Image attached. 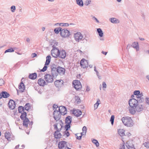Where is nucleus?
<instances>
[{
	"mask_svg": "<svg viewBox=\"0 0 149 149\" xmlns=\"http://www.w3.org/2000/svg\"><path fill=\"white\" fill-rule=\"evenodd\" d=\"M30 107V104L29 103H26L24 106L25 110L28 111Z\"/></svg>",
	"mask_w": 149,
	"mask_h": 149,
	"instance_id": "obj_36",
	"label": "nucleus"
},
{
	"mask_svg": "<svg viewBox=\"0 0 149 149\" xmlns=\"http://www.w3.org/2000/svg\"><path fill=\"white\" fill-rule=\"evenodd\" d=\"M51 56L50 55L47 56L46 58V61L43 68L41 69L40 71L44 72L46 71L47 68V65H48L50 62L51 60Z\"/></svg>",
	"mask_w": 149,
	"mask_h": 149,
	"instance_id": "obj_7",
	"label": "nucleus"
},
{
	"mask_svg": "<svg viewBox=\"0 0 149 149\" xmlns=\"http://www.w3.org/2000/svg\"><path fill=\"white\" fill-rule=\"evenodd\" d=\"M77 3L80 7L84 6L83 2L82 0H76Z\"/></svg>",
	"mask_w": 149,
	"mask_h": 149,
	"instance_id": "obj_31",
	"label": "nucleus"
},
{
	"mask_svg": "<svg viewBox=\"0 0 149 149\" xmlns=\"http://www.w3.org/2000/svg\"><path fill=\"white\" fill-rule=\"evenodd\" d=\"M70 127V124H66V125L65 126V130H68Z\"/></svg>",
	"mask_w": 149,
	"mask_h": 149,
	"instance_id": "obj_43",
	"label": "nucleus"
},
{
	"mask_svg": "<svg viewBox=\"0 0 149 149\" xmlns=\"http://www.w3.org/2000/svg\"><path fill=\"white\" fill-rule=\"evenodd\" d=\"M59 25L61 26H69V24L68 23H60Z\"/></svg>",
	"mask_w": 149,
	"mask_h": 149,
	"instance_id": "obj_44",
	"label": "nucleus"
},
{
	"mask_svg": "<svg viewBox=\"0 0 149 149\" xmlns=\"http://www.w3.org/2000/svg\"><path fill=\"white\" fill-rule=\"evenodd\" d=\"M26 41L27 42L30 43V39L29 38H27L26 39Z\"/></svg>",
	"mask_w": 149,
	"mask_h": 149,
	"instance_id": "obj_59",
	"label": "nucleus"
},
{
	"mask_svg": "<svg viewBox=\"0 0 149 149\" xmlns=\"http://www.w3.org/2000/svg\"><path fill=\"white\" fill-rule=\"evenodd\" d=\"M67 142L65 141H61L59 142L58 144V148L60 149H63L64 147L65 148L68 147Z\"/></svg>",
	"mask_w": 149,
	"mask_h": 149,
	"instance_id": "obj_16",
	"label": "nucleus"
},
{
	"mask_svg": "<svg viewBox=\"0 0 149 149\" xmlns=\"http://www.w3.org/2000/svg\"><path fill=\"white\" fill-rule=\"evenodd\" d=\"M144 144L145 145L144 146L147 148H149V143L148 142H145V143H144Z\"/></svg>",
	"mask_w": 149,
	"mask_h": 149,
	"instance_id": "obj_51",
	"label": "nucleus"
},
{
	"mask_svg": "<svg viewBox=\"0 0 149 149\" xmlns=\"http://www.w3.org/2000/svg\"><path fill=\"white\" fill-rule=\"evenodd\" d=\"M86 36L83 39L82 41H83V43H86L88 41V39H87Z\"/></svg>",
	"mask_w": 149,
	"mask_h": 149,
	"instance_id": "obj_52",
	"label": "nucleus"
},
{
	"mask_svg": "<svg viewBox=\"0 0 149 149\" xmlns=\"http://www.w3.org/2000/svg\"><path fill=\"white\" fill-rule=\"evenodd\" d=\"M128 146H129L128 149H135L133 145H132L131 146L128 145Z\"/></svg>",
	"mask_w": 149,
	"mask_h": 149,
	"instance_id": "obj_54",
	"label": "nucleus"
},
{
	"mask_svg": "<svg viewBox=\"0 0 149 149\" xmlns=\"http://www.w3.org/2000/svg\"><path fill=\"white\" fill-rule=\"evenodd\" d=\"M77 135H80L79 134H75L76 136L77 137V139L78 140H81V137L82 136V135H79V136H78Z\"/></svg>",
	"mask_w": 149,
	"mask_h": 149,
	"instance_id": "obj_45",
	"label": "nucleus"
},
{
	"mask_svg": "<svg viewBox=\"0 0 149 149\" xmlns=\"http://www.w3.org/2000/svg\"><path fill=\"white\" fill-rule=\"evenodd\" d=\"M14 50L13 48H10V49H7V50H6L5 51L4 53H6L7 52H14Z\"/></svg>",
	"mask_w": 149,
	"mask_h": 149,
	"instance_id": "obj_42",
	"label": "nucleus"
},
{
	"mask_svg": "<svg viewBox=\"0 0 149 149\" xmlns=\"http://www.w3.org/2000/svg\"><path fill=\"white\" fill-rule=\"evenodd\" d=\"M66 56V52L65 50H62L60 51V55L58 57L62 58H64Z\"/></svg>",
	"mask_w": 149,
	"mask_h": 149,
	"instance_id": "obj_23",
	"label": "nucleus"
},
{
	"mask_svg": "<svg viewBox=\"0 0 149 149\" xmlns=\"http://www.w3.org/2000/svg\"><path fill=\"white\" fill-rule=\"evenodd\" d=\"M55 65H53L51 66V68L52 69V74L54 78L56 77L58 75V68H56Z\"/></svg>",
	"mask_w": 149,
	"mask_h": 149,
	"instance_id": "obj_10",
	"label": "nucleus"
},
{
	"mask_svg": "<svg viewBox=\"0 0 149 149\" xmlns=\"http://www.w3.org/2000/svg\"><path fill=\"white\" fill-rule=\"evenodd\" d=\"M91 2V0H87L85 3L84 4L85 5L87 6Z\"/></svg>",
	"mask_w": 149,
	"mask_h": 149,
	"instance_id": "obj_46",
	"label": "nucleus"
},
{
	"mask_svg": "<svg viewBox=\"0 0 149 149\" xmlns=\"http://www.w3.org/2000/svg\"><path fill=\"white\" fill-rule=\"evenodd\" d=\"M86 87V91H89L90 90V88L88 86H87Z\"/></svg>",
	"mask_w": 149,
	"mask_h": 149,
	"instance_id": "obj_61",
	"label": "nucleus"
},
{
	"mask_svg": "<svg viewBox=\"0 0 149 149\" xmlns=\"http://www.w3.org/2000/svg\"><path fill=\"white\" fill-rule=\"evenodd\" d=\"M122 120L124 125L127 126L131 127L133 125L132 120L130 117H123L122 118Z\"/></svg>",
	"mask_w": 149,
	"mask_h": 149,
	"instance_id": "obj_1",
	"label": "nucleus"
},
{
	"mask_svg": "<svg viewBox=\"0 0 149 149\" xmlns=\"http://www.w3.org/2000/svg\"><path fill=\"white\" fill-rule=\"evenodd\" d=\"M136 109L135 108H130L129 109L130 112L131 113L134 114L136 112Z\"/></svg>",
	"mask_w": 149,
	"mask_h": 149,
	"instance_id": "obj_38",
	"label": "nucleus"
},
{
	"mask_svg": "<svg viewBox=\"0 0 149 149\" xmlns=\"http://www.w3.org/2000/svg\"><path fill=\"white\" fill-rule=\"evenodd\" d=\"M100 102V99L99 98L97 99L96 102L94 104V108L95 110L97 108L99 105L100 104L99 103Z\"/></svg>",
	"mask_w": 149,
	"mask_h": 149,
	"instance_id": "obj_35",
	"label": "nucleus"
},
{
	"mask_svg": "<svg viewBox=\"0 0 149 149\" xmlns=\"http://www.w3.org/2000/svg\"><path fill=\"white\" fill-rule=\"evenodd\" d=\"M74 37L76 41L78 42L82 39L83 36L81 33L78 32L74 34Z\"/></svg>",
	"mask_w": 149,
	"mask_h": 149,
	"instance_id": "obj_11",
	"label": "nucleus"
},
{
	"mask_svg": "<svg viewBox=\"0 0 149 149\" xmlns=\"http://www.w3.org/2000/svg\"><path fill=\"white\" fill-rule=\"evenodd\" d=\"M58 107L57 105L54 104L53 106V110L56 109Z\"/></svg>",
	"mask_w": 149,
	"mask_h": 149,
	"instance_id": "obj_56",
	"label": "nucleus"
},
{
	"mask_svg": "<svg viewBox=\"0 0 149 149\" xmlns=\"http://www.w3.org/2000/svg\"><path fill=\"white\" fill-rule=\"evenodd\" d=\"M118 132L120 135L123 136L125 134L124 130H123L119 129L118 130Z\"/></svg>",
	"mask_w": 149,
	"mask_h": 149,
	"instance_id": "obj_37",
	"label": "nucleus"
},
{
	"mask_svg": "<svg viewBox=\"0 0 149 149\" xmlns=\"http://www.w3.org/2000/svg\"><path fill=\"white\" fill-rule=\"evenodd\" d=\"M70 34L69 31L66 29H62L60 33L61 36L64 38L69 37Z\"/></svg>",
	"mask_w": 149,
	"mask_h": 149,
	"instance_id": "obj_9",
	"label": "nucleus"
},
{
	"mask_svg": "<svg viewBox=\"0 0 149 149\" xmlns=\"http://www.w3.org/2000/svg\"><path fill=\"white\" fill-rule=\"evenodd\" d=\"M115 118V116L114 115H112L111 116L110 119V121L111 122V123L112 125L113 124L114 120Z\"/></svg>",
	"mask_w": 149,
	"mask_h": 149,
	"instance_id": "obj_41",
	"label": "nucleus"
},
{
	"mask_svg": "<svg viewBox=\"0 0 149 149\" xmlns=\"http://www.w3.org/2000/svg\"><path fill=\"white\" fill-rule=\"evenodd\" d=\"M19 145H18L16 146L15 147V149H17L18 148H19Z\"/></svg>",
	"mask_w": 149,
	"mask_h": 149,
	"instance_id": "obj_63",
	"label": "nucleus"
},
{
	"mask_svg": "<svg viewBox=\"0 0 149 149\" xmlns=\"http://www.w3.org/2000/svg\"><path fill=\"white\" fill-rule=\"evenodd\" d=\"M92 141L93 143H94L97 147L99 146V144L97 141L95 139H93Z\"/></svg>",
	"mask_w": 149,
	"mask_h": 149,
	"instance_id": "obj_39",
	"label": "nucleus"
},
{
	"mask_svg": "<svg viewBox=\"0 0 149 149\" xmlns=\"http://www.w3.org/2000/svg\"><path fill=\"white\" fill-rule=\"evenodd\" d=\"M62 30V28L61 27H58L55 28L54 30V32L56 34H58L59 32H61V31Z\"/></svg>",
	"mask_w": 149,
	"mask_h": 149,
	"instance_id": "obj_34",
	"label": "nucleus"
},
{
	"mask_svg": "<svg viewBox=\"0 0 149 149\" xmlns=\"http://www.w3.org/2000/svg\"><path fill=\"white\" fill-rule=\"evenodd\" d=\"M141 16L144 19L145 18V15L143 13L142 14Z\"/></svg>",
	"mask_w": 149,
	"mask_h": 149,
	"instance_id": "obj_62",
	"label": "nucleus"
},
{
	"mask_svg": "<svg viewBox=\"0 0 149 149\" xmlns=\"http://www.w3.org/2000/svg\"><path fill=\"white\" fill-rule=\"evenodd\" d=\"M58 123L60 124V125L61 126V128L60 129H58V127H57L58 124V123H56L55 124H54V129L56 130V131H58V132H60L61 131V128L63 127V124H62L61 123Z\"/></svg>",
	"mask_w": 149,
	"mask_h": 149,
	"instance_id": "obj_26",
	"label": "nucleus"
},
{
	"mask_svg": "<svg viewBox=\"0 0 149 149\" xmlns=\"http://www.w3.org/2000/svg\"><path fill=\"white\" fill-rule=\"evenodd\" d=\"M38 83L39 85L41 86H43L44 85L47 84L44 79L42 78H40L38 80Z\"/></svg>",
	"mask_w": 149,
	"mask_h": 149,
	"instance_id": "obj_24",
	"label": "nucleus"
},
{
	"mask_svg": "<svg viewBox=\"0 0 149 149\" xmlns=\"http://www.w3.org/2000/svg\"><path fill=\"white\" fill-rule=\"evenodd\" d=\"M58 111L63 115H65L67 113V110L66 108L62 106H60L59 107Z\"/></svg>",
	"mask_w": 149,
	"mask_h": 149,
	"instance_id": "obj_13",
	"label": "nucleus"
},
{
	"mask_svg": "<svg viewBox=\"0 0 149 149\" xmlns=\"http://www.w3.org/2000/svg\"><path fill=\"white\" fill-rule=\"evenodd\" d=\"M82 131L84 133V135H85L86 132V126H84L82 128Z\"/></svg>",
	"mask_w": 149,
	"mask_h": 149,
	"instance_id": "obj_49",
	"label": "nucleus"
},
{
	"mask_svg": "<svg viewBox=\"0 0 149 149\" xmlns=\"http://www.w3.org/2000/svg\"><path fill=\"white\" fill-rule=\"evenodd\" d=\"M4 84V81L2 79H0V86H2Z\"/></svg>",
	"mask_w": 149,
	"mask_h": 149,
	"instance_id": "obj_50",
	"label": "nucleus"
},
{
	"mask_svg": "<svg viewBox=\"0 0 149 149\" xmlns=\"http://www.w3.org/2000/svg\"><path fill=\"white\" fill-rule=\"evenodd\" d=\"M81 111L79 109L73 110L72 114L77 117H79L81 114Z\"/></svg>",
	"mask_w": 149,
	"mask_h": 149,
	"instance_id": "obj_21",
	"label": "nucleus"
},
{
	"mask_svg": "<svg viewBox=\"0 0 149 149\" xmlns=\"http://www.w3.org/2000/svg\"><path fill=\"white\" fill-rule=\"evenodd\" d=\"M18 110L19 112V113H23L25 112L24 108L22 106H19L18 108Z\"/></svg>",
	"mask_w": 149,
	"mask_h": 149,
	"instance_id": "obj_33",
	"label": "nucleus"
},
{
	"mask_svg": "<svg viewBox=\"0 0 149 149\" xmlns=\"http://www.w3.org/2000/svg\"><path fill=\"white\" fill-rule=\"evenodd\" d=\"M37 77V74L36 73L30 74L29 75V79H35Z\"/></svg>",
	"mask_w": 149,
	"mask_h": 149,
	"instance_id": "obj_29",
	"label": "nucleus"
},
{
	"mask_svg": "<svg viewBox=\"0 0 149 149\" xmlns=\"http://www.w3.org/2000/svg\"><path fill=\"white\" fill-rule=\"evenodd\" d=\"M60 132H58V131H56L54 133V137L56 139H58L61 138L62 135Z\"/></svg>",
	"mask_w": 149,
	"mask_h": 149,
	"instance_id": "obj_25",
	"label": "nucleus"
},
{
	"mask_svg": "<svg viewBox=\"0 0 149 149\" xmlns=\"http://www.w3.org/2000/svg\"><path fill=\"white\" fill-rule=\"evenodd\" d=\"M140 103H139L135 107L136 110L138 112L142 111L143 109V106Z\"/></svg>",
	"mask_w": 149,
	"mask_h": 149,
	"instance_id": "obj_18",
	"label": "nucleus"
},
{
	"mask_svg": "<svg viewBox=\"0 0 149 149\" xmlns=\"http://www.w3.org/2000/svg\"><path fill=\"white\" fill-rule=\"evenodd\" d=\"M1 94H2V97L4 98H7L10 96V95L9 93L5 91H2Z\"/></svg>",
	"mask_w": 149,
	"mask_h": 149,
	"instance_id": "obj_28",
	"label": "nucleus"
},
{
	"mask_svg": "<svg viewBox=\"0 0 149 149\" xmlns=\"http://www.w3.org/2000/svg\"><path fill=\"white\" fill-rule=\"evenodd\" d=\"M53 77L52 75H51L50 74H46L44 78L46 81L48 83L52 82L53 81Z\"/></svg>",
	"mask_w": 149,
	"mask_h": 149,
	"instance_id": "obj_12",
	"label": "nucleus"
},
{
	"mask_svg": "<svg viewBox=\"0 0 149 149\" xmlns=\"http://www.w3.org/2000/svg\"><path fill=\"white\" fill-rule=\"evenodd\" d=\"M23 79V78H22L21 79V82L20 83V84L19 85V88L21 92H23L25 89L24 85L22 81V80Z\"/></svg>",
	"mask_w": 149,
	"mask_h": 149,
	"instance_id": "obj_19",
	"label": "nucleus"
},
{
	"mask_svg": "<svg viewBox=\"0 0 149 149\" xmlns=\"http://www.w3.org/2000/svg\"><path fill=\"white\" fill-rule=\"evenodd\" d=\"M56 86L58 88H60L63 86V81L62 80H56L54 82Z\"/></svg>",
	"mask_w": 149,
	"mask_h": 149,
	"instance_id": "obj_15",
	"label": "nucleus"
},
{
	"mask_svg": "<svg viewBox=\"0 0 149 149\" xmlns=\"http://www.w3.org/2000/svg\"><path fill=\"white\" fill-rule=\"evenodd\" d=\"M146 103L149 105V98H146Z\"/></svg>",
	"mask_w": 149,
	"mask_h": 149,
	"instance_id": "obj_57",
	"label": "nucleus"
},
{
	"mask_svg": "<svg viewBox=\"0 0 149 149\" xmlns=\"http://www.w3.org/2000/svg\"><path fill=\"white\" fill-rule=\"evenodd\" d=\"M61 114L59 113L56 110H55L53 112V117L55 120L56 121V122H58V123H61L63 124V123L61 120H60L61 117Z\"/></svg>",
	"mask_w": 149,
	"mask_h": 149,
	"instance_id": "obj_4",
	"label": "nucleus"
},
{
	"mask_svg": "<svg viewBox=\"0 0 149 149\" xmlns=\"http://www.w3.org/2000/svg\"><path fill=\"white\" fill-rule=\"evenodd\" d=\"M53 49L51 51V54L52 56L54 58H57L60 55V51L58 48L55 47L54 45Z\"/></svg>",
	"mask_w": 149,
	"mask_h": 149,
	"instance_id": "obj_5",
	"label": "nucleus"
},
{
	"mask_svg": "<svg viewBox=\"0 0 149 149\" xmlns=\"http://www.w3.org/2000/svg\"><path fill=\"white\" fill-rule=\"evenodd\" d=\"M131 46L134 48L137 49L139 48L138 43V42H134L132 43V44L131 45H130L129 44L127 45V49L128 48H129Z\"/></svg>",
	"mask_w": 149,
	"mask_h": 149,
	"instance_id": "obj_22",
	"label": "nucleus"
},
{
	"mask_svg": "<svg viewBox=\"0 0 149 149\" xmlns=\"http://www.w3.org/2000/svg\"><path fill=\"white\" fill-rule=\"evenodd\" d=\"M58 74H60V75H63L65 73V70L64 68H63L61 67L58 66L57 67Z\"/></svg>",
	"mask_w": 149,
	"mask_h": 149,
	"instance_id": "obj_20",
	"label": "nucleus"
},
{
	"mask_svg": "<svg viewBox=\"0 0 149 149\" xmlns=\"http://www.w3.org/2000/svg\"><path fill=\"white\" fill-rule=\"evenodd\" d=\"M10 134L9 132L6 133L5 134V137L6 138L8 139V140H9V139L10 138Z\"/></svg>",
	"mask_w": 149,
	"mask_h": 149,
	"instance_id": "obj_40",
	"label": "nucleus"
},
{
	"mask_svg": "<svg viewBox=\"0 0 149 149\" xmlns=\"http://www.w3.org/2000/svg\"><path fill=\"white\" fill-rule=\"evenodd\" d=\"M102 88H103V89L104 90V88H106V86H107L106 84L104 82H102Z\"/></svg>",
	"mask_w": 149,
	"mask_h": 149,
	"instance_id": "obj_53",
	"label": "nucleus"
},
{
	"mask_svg": "<svg viewBox=\"0 0 149 149\" xmlns=\"http://www.w3.org/2000/svg\"><path fill=\"white\" fill-rule=\"evenodd\" d=\"M72 121V117L68 116L66 117L65 120V123L66 124H70Z\"/></svg>",
	"mask_w": 149,
	"mask_h": 149,
	"instance_id": "obj_30",
	"label": "nucleus"
},
{
	"mask_svg": "<svg viewBox=\"0 0 149 149\" xmlns=\"http://www.w3.org/2000/svg\"><path fill=\"white\" fill-rule=\"evenodd\" d=\"M134 94L135 95H136V99L140 103H142L144 101V99L143 94L142 93H140L139 91H135L134 92Z\"/></svg>",
	"mask_w": 149,
	"mask_h": 149,
	"instance_id": "obj_3",
	"label": "nucleus"
},
{
	"mask_svg": "<svg viewBox=\"0 0 149 149\" xmlns=\"http://www.w3.org/2000/svg\"><path fill=\"white\" fill-rule=\"evenodd\" d=\"M109 20L113 24H117L119 23V20L115 18H111L109 19Z\"/></svg>",
	"mask_w": 149,
	"mask_h": 149,
	"instance_id": "obj_27",
	"label": "nucleus"
},
{
	"mask_svg": "<svg viewBox=\"0 0 149 149\" xmlns=\"http://www.w3.org/2000/svg\"><path fill=\"white\" fill-rule=\"evenodd\" d=\"M146 77L149 81V75L146 76Z\"/></svg>",
	"mask_w": 149,
	"mask_h": 149,
	"instance_id": "obj_64",
	"label": "nucleus"
},
{
	"mask_svg": "<svg viewBox=\"0 0 149 149\" xmlns=\"http://www.w3.org/2000/svg\"><path fill=\"white\" fill-rule=\"evenodd\" d=\"M65 135H66L67 137H68L70 135L68 131V130H65L64 132L63 136H64Z\"/></svg>",
	"mask_w": 149,
	"mask_h": 149,
	"instance_id": "obj_48",
	"label": "nucleus"
},
{
	"mask_svg": "<svg viewBox=\"0 0 149 149\" xmlns=\"http://www.w3.org/2000/svg\"><path fill=\"white\" fill-rule=\"evenodd\" d=\"M93 20H95L96 21V22L97 23H99V20L97 19L96 18L95 16H93Z\"/></svg>",
	"mask_w": 149,
	"mask_h": 149,
	"instance_id": "obj_55",
	"label": "nucleus"
},
{
	"mask_svg": "<svg viewBox=\"0 0 149 149\" xmlns=\"http://www.w3.org/2000/svg\"><path fill=\"white\" fill-rule=\"evenodd\" d=\"M16 9L15 6H11L10 7V9L11 11L13 13L15 12Z\"/></svg>",
	"mask_w": 149,
	"mask_h": 149,
	"instance_id": "obj_47",
	"label": "nucleus"
},
{
	"mask_svg": "<svg viewBox=\"0 0 149 149\" xmlns=\"http://www.w3.org/2000/svg\"><path fill=\"white\" fill-rule=\"evenodd\" d=\"M97 31L98 32L99 36L102 37L103 36V33L102 31L100 28H98L97 29Z\"/></svg>",
	"mask_w": 149,
	"mask_h": 149,
	"instance_id": "obj_32",
	"label": "nucleus"
},
{
	"mask_svg": "<svg viewBox=\"0 0 149 149\" xmlns=\"http://www.w3.org/2000/svg\"><path fill=\"white\" fill-rule=\"evenodd\" d=\"M139 103L140 102L137 100V99L133 98L130 99L129 101V104L130 107L132 108H135Z\"/></svg>",
	"mask_w": 149,
	"mask_h": 149,
	"instance_id": "obj_6",
	"label": "nucleus"
},
{
	"mask_svg": "<svg viewBox=\"0 0 149 149\" xmlns=\"http://www.w3.org/2000/svg\"><path fill=\"white\" fill-rule=\"evenodd\" d=\"M32 56L33 58H34L37 56V54L35 53H32Z\"/></svg>",
	"mask_w": 149,
	"mask_h": 149,
	"instance_id": "obj_58",
	"label": "nucleus"
},
{
	"mask_svg": "<svg viewBox=\"0 0 149 149\" xmlns=\"http://www.w3.org/2000/svg\"><path fill=\"white\" fill-rule=\"evenodd\" d=\"M88 62L87 60L83 58L81 61L80 65L83 68H87L88 66Z\"/></svg>",
	"mask_w": 149,
	"mask_h": 149,
	"instance_id": "obj_14",
	"label": "nucleus"
},
{
	"mask_svg": "<svg viewBox=\"0 0 149 149\" xmlns=\"http://www.w3.org/2000/svg\"><path fill=\"white\" fill-rule=\"evenodd\" d=\"M21 113V114L20 116V118L22 120H23V125L27 127H28V123L29 120L28 118L26 117L27 116L26 113L25 112Z\"/></svg>",
	"mask_w": 149,
	"mask_h": 149,
	"instance_id": "obj_2",
	"label": "nucleus"
},
{
	"mask_svg": "<svg viewBox=\"0 0 149 149\" xmlns=\"http://www.w3.org/2000/svg\"><path fill=\"white\" fill-rule=\"evenodd\" d=\"M102 53L105 55H106L107 53V52H105L103 51H102Z\"/></svg>",
	"mask_w": 149,
	"mask_h": 149,
	"instance_id": "obj_60",
	"label": "nucleus"
},
{
	"mask_svg": "<svg viewBox=\"0 0 149 149\" xmlns=\"http://www.w3.org/2000/svg\"><path fill=\"white\" fill-rule=\"evenodd\" d=\"M8 105L9 108L11 109H13L15 107V102L12 100H10L9 102Z\"/></svg>",
	"mask_w": 149,
	"mask_h": 149,
	"instance_id": "obj_17",
	"label": "nucleus"
},
{
	"mask_svg": "<svg viewBox=\"0 0 149 149\" xmlns=\"http://www.w3.org/2000/svg\"><path fill=\"white\" fill-rule=\"evenodd\" d=\"M73 86L77 90H79L82 87L79 81L78 80H74L72 82Z\"/></svg>",
	"mask_w": 149,
	"mask_h": 149,
	"instance_id": "obj_8",
	"label": "nucleus"
}]
</instances>
